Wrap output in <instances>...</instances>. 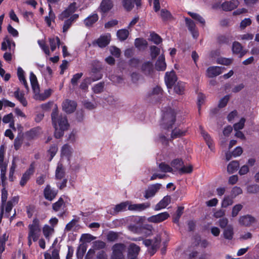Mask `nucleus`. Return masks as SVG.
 Listing matches in <instances>:
<instances>
[{
    "label": "nucleus",
    "mask_w": 259,
    "mask_h": 259,
    "mask_svg": "<svg viewBox=\"0 0 259 259\" xmlns=\"http://www.w3.org/2000/svg\"><path fill=\"white\" fill-rule=\"evenodd\" d=\"M78 219H73L69 222L66 226L65 231L66 232L73 230L76 226V223L78 222Z\"/></svg>",
    "instance_id": "54"
},
{
    "label": "nucleus",
    "mask_w": 259,
    "mask_h": 259,
    "mask_svg": "<svg viewBox=\"0 0 259 259\" xmlns=\"http://www.w3.org/2000/svg\"><path fill=\"white\" fill-rule=\"evenodd\" d=\"M73 151V149L70 145L67 144H64L61 149V156L62 157L66 158L69 160Z\"/></svg>",
    "instance_id": "17"
},
{
    "label": "nucleus",
    "mask_w": 259,
    "mask_h": 259,
    "mask_svg": "<svg viewBox=\"0 0 259 259\" xmlns=\"http://www.w3.org/2000/svg\"><path fill=\"white\" fill-rule=\"evenodd\" d=\"M233 227L232 225H228L224 230V237L226 239L231 240L233 238Z\"/></svg>",
    "instance_id": "33"
},
{
    "label": "nucleus",
    "mask_w": 259,
    "mask_h": 259,
    "mask_svg": "<svg viewBox=\"0 0 259 259\" xmlns=\"http://www.w3.org/2000/svg\"><path fill=\"white\" fill-rule=\"evenodd\" d=\"M185 131H183L179 128L174 129L171 133V138L175 139L184 135Z\"/></svg>",
    "instance_id": "58"
},
{
    "label": "nucleus",
    "mask_w": 259,
    "mask_h": 259,
    "mask_svg": "<svg viewBox=\"0 0 259 259\" xmlns=\"http://www.w3.org/2000/svg\"><path fill=\"white\" fill-rule=\"evenodd\" d=\"M113 7L111 0H103L99 8L100 12L105 13L111 9Z\"/></svg>",
    "instance_id": "24"
},
{
    "label": "nucleus",
    "mask_w": 259,
    "mask_h": 259,
    "mask_svg": "<svg viewBox=\"0 0 259 259\" xmlns=\"http://www.w3.org/2000/svg\"><path fill=\"white\" fill-rule=\"evenodd\" d=\"M171 198L170 196L166 195L164 196L155 207V210H159L165 208L170 202Z\"/></svg>",
    "instance_id": "23"
},
{
    "label": "nucleus",
    "mask_w": 259,
    "mask_h": 259,
    "mask_svg": "<svg viewBox=\"0 0 259 259\" xmlns=\"http://www.w3.org/2000/svg\"><path fill=\"white\" fill-rule=\"evenodd\" d=\"M189 15L194 19L196 20L200 23L202 24V25H204L205 23V20L199 14L192 12H189Z\"/></svg>",
    "instance_id": "51"
},
{
    "label": "nucleus",
    "mask_w": 259,
    "mask_h": 259,
    "mask_svg": "<svg viewBox=\"0 0 259 259\" xmlns=\"http://www.w3.org/2000/svg\"><path fill=\"white\" fill-rule=\"evenodd\" d=\"M86 251H87L86 246L84 244L80 245L77 249V252H76V255H77V258L78 259H82V258L84 254L86 252Z\"/></svg>",
    "instance_id": "49"
},
{
    "label": "nucleus",
    "mask_w": 259,
    "mask_h": 259,
    "mask_svg": "<svg viewBox=\"0 0 259 259\" xmlns=\"http://www.w3.org/2000/svg\"><path fill=\"white\" fill-rule=\"evenodd\" d=\"M160 53V49L153 46L150 47V54L152 59L155 58Z\"/></svg>",
    "instance_id": "60"
},
{
    "label": "nucleus",
    "mask_w": 259,
    "mask_h": 259,
    "mask_svg": "<svg viewBox=\"0 0 259 259\" xmlns=\"http://www.w3.org/2000/svg\"><path fill=\"white\" fill-rule=\"evenodd\" d=\"M49 42L51 47V50L54 52L57 47H59L60 44V41L58 37H52L49 38Z\"/></svg>",
    "instance_id": "42"
},
{
    "label": "nucleus",
    "mask_w": 259,
    "mask_h": 259,
    "mask_svg": "<svg viewBox=\"0 0 259 259\" xmlns=\"http://www.w3.org/2000/svg\"><path fill=\"white\" fill-rule=\"evenodd\" d=\"M52 90L51 89H48L45 91L42 94L36 95V100L43 101L48 98L52 94Z\"/></svg>",
    "instance_id": "46"
},
{
    "label": "nucleus",
    "mask_w": 259,
    "mask_h": 259,
    "mask_svg": "<svg viewBox=\"0 0 259 259\" xmlns=\"http://www.w3.org/2000/svg\"><path fill=\"white\" fill-rule=\"evenodd\" d=\"M8 48L11 51V41L8 37H6L2 43L1 49L6 51Z\"/></svg>",
    "instance_id": "50"
},
{
    "label": "nucleus",
    "mask_w": 259,
    "mask_h": 259,
    "mask_svg": "<svg viewBox=\"0 0 259 259\" xmlns=\"http://www.w3.org/2000/svg\"><path fill=\"white\" fill-rule=\"evenodd\" d=\"M232 51L234 53L239 54L241 57L244 56L245 54V52L242 51V48L241 44L236 41L233 44Z\"/></svg>",
    "instance_id": "34"
},
{
    "label": "nucleus",
    "mask_w": 259,
    "mask_h": 259,
    "mask_svg": "<svg viewBox=\"0 0 259 259\" xmlns=\"http://www.w3.org/2000/svg\"><path fill=\"white\" fill-rule=\"evenodd\" d=\"M104 88V83L103 82H99L96 85H95L92 89L93 92L96 94H99L102 92Z\"/></svg>",
    "instance_id": "63"
},
{
    "label": "nucleus",
    "mask_w": 259,
    "mask_h": 259,
    "mask_svg": "<svg viewBox=\"0 0 259 259\" xmlns=\"http://www.w3.org/2000/svg\"><path fill=\"white\" fill-rule=\"evenodd\" d=\"M8 162L4 160L0 161L1 178L2 181L6 179V172L7 170Z\"/></svg>",
    "instance_id": "30"
},
{
    "label": "nucleus",
    "mask_w": 259,
    "mask_h": 259,
    "mask_svg": "<svg viewBox=\"0 0 259 259\" xmlns=\"http://www.w3.org/2000/svg\"><path fill=\"white\" fill-rule=\"evenodd\" d=\"M161 186V184L159 183L150 185L145 190L144 197L146 199H148L154 197L156 193L160 189Z\"/></svg>",
    "instance_id": "6"
},
{
    "label": "nucleus",
    "mask_w": 259,
    "mask_h": 259,
    "mask_svg": "<svg viewBox=\"0 0 259 259\" xmlns=\"http://www.w3.org/2000/svg\"><path fill=\"white\" fill-rule=\"evenodd\" d=\"M150 206V203L149 202L139 204H132L130 202V205H129V210L140 211L148 208Z\"/></svg>",
    "instance_id": "19"
},
{
    "label": "nucleus",
    "mask_w": 259,
    "mask_h": 259,
    "mask_svg": "<svg viewBox=\"0 0 259 259\" xmlns=\"http://www.w3.org/2000/svg\"><path fill=\"white\" fill-rule=\"evenodd\" d=\"M122 3L127 11H131L134 8V0H122Z\"/></svg>",
    "instance_id": "55"
},
{
    "label": "nucleus",
    "mask_w": 259,
    "mask_h": 259,
    "mask_svg": "<svg viewBox=\"0 0 259 259\" xmlns=\"http://www.w3.org/2000/svg\"><path fill=\"white\" fill-rule=\"evenodd\" d=\"M30 80L34 94V98L36 99V95L39 94V88L37 83L36 77L32 72H31L30 74Z\"/></svg>",
    "instance_id": "16"
},
{
    "label": "nucleus",
    "mask_w": 259,
    "mask_h": 259,
    "mask_svg": "<svg viewBox=\"0 0 259 259\" xmlns=\"http://www.w3.org/2000/svg\"><path fill=\"white\" fill-rule=\"evenodd\" d=\"M255 219L250 215L247 214L240 217L239 223L242 226H249L255 222Z\"/></svg>",
    "instance_id": "15"
},
{
    "label": "nucleus",
    "mask_w": 259,
    "mask_h": 259,
    "mask_svg": "<svg viewBox=\"0 0 259 259\" xmlns=\"http://www.w3.org/2000/svg\"><path fill=\"white\" fill-rule=\"evenodd\" d=\"M177 80V77L174 71L165 73V82L168 89H171Z\"/></svg>",
    "instance_id": "9"
},
{
    "label": "nucleus",
    "mask_w": 259,
    "mask_h": 259,
    "mask_svg": "<svg viewBox=\"0 0 259 259\" xmlns=\"http://www.w3.org/2000/svg\"><path fill=\"white\" fill-rule=\"evenodd\" d=\"M239 5V2L236 1L226 2L222 4V8L225 11H231L236 8Z\"/></svg>",
    "instance_id": "25"
},
{
    "label": "nucleus",
    "mask_w": 259,
    "mask_h": 259,
    "mask_svg": "<svg viewBox=\"0 0 259 259\" xmlns=\"http://www.w3.org/2000/svg\"><path fill=\"white\" fill-rule=\"evenodd\" d=\"M166 66L164 58L163 56H160L156 63V69L158 70L163 71L165 69Z\"/></svg>",
    "instance_id": "38"
},
{
    "label": "nucleus",
    "mask_w": 259,
    "mask_h": 259,
    "mask_svg": "<svg viewBox=\"0 0 259 259\" xmlns=\"http://www.w3.org/2000/svg\"><path fill=\"white\" fill-rule=\"evenodd\" d=\"M175 121V112L174 110L169 109L164 113L162 122L163 128H171Z\"/></svg>",
    "instance_id": "4"
},
{
    "label": "nucleus",
    "mask_w": 259,
    "mask_h": 259,
    "mask_svg": "<svg viewBox=\"0 0 259 259\" xmlns=\"http://www.w3.org/2000/svg\"><path fill=\"white\" fill-rule=\"evenodd\" d=\"M34 163H32L30 164L29 168L23 175L20 181V184L21 186H24L27 182L29 180L30 176L32 175L34 172Z\"/></svg>",
    "instance_id": "10"
},
{
    "label": "nucleus",
    "mask_w": 259,
    "mask_h": 259,
    "mask_svg": "<svg viewBox=\"0 0 259 259\" xmlns=\"http://www.w3.org/2000/svg\"><path fill=\"white\" fill-rule=\"evenodd\" d=\"M142 70L146 74H150L153 70L152 63L150 61L144 63L142 66Z\"/></svg>",
    "instance_id": "41"
},
{
    "label": "nucleus",
    "mask_w": 259,
    "mask_h": 259,
    "mask_svg": "<svg viewBox=\"0 0 259 259\" xmlns=\"http://www.w3.org/2000/svg\"><path fill=\"white\" fill-rule=\"evenodd\" d=\"M45 259H60L59 255V250L54 248L52 252V256L48 252L44 253Z\"/></svg>",
    "instance_id": "45"
},
{
    "label": "nucleus",
    "mask_w": 259,
    "mask_h": 259,
    "mask_svg": "<svg viewBox=\"0 0 259 259\" xmlns=\"http://www.w3.org/2000/svg\"><path fill=\"white\" fill-rule=\"evenodd\" d=\"M243 208V205L241 204H237L235 205L232 209L231 216L233 218L236 217L239 213V211L241 210Z\"/></svg>",
    "instance_id": "52"
},
{
    "label": "nucleus",
    "mask_w": 259,
    "mask_h": 259,
    "mask_svg": "<svg viewBox=\"0 0 259 259\" xmlns=\"http://www.w3.org/2000/svg\"><path fill=\"white\" fill-rule=\"evenodd\" d=\"M169 217V213L165 211L152 215L147 219V221L150 223H159L166 220Z\"/></svg>",
    "instance_id": "7"
},
{
    "label": "nucleus",
    "mask_w": 259,
    "mask_h": 259,
    "mask_svg": "<svg viewBox=\"0 0 259 259\" xmlns=\"http://www.w3.org/2000/svg\"><path fill=\"white\" fill-rule=\"evenodd\" d=\"M17 75L20 82L24 85L27 90H28V85L24 76V72L22 68L18 67L17 69Z\"/></svg>",
    "instance_id": "31"
},
{
    "label": "nucleus",
    "mask_w": 259,
    "mask_h": 259,
    "mask_svg": "<svg viewBox=\"0 0 259 259\" xmlns=\"http://www.w3.org/2000/svg\"><path fill=\"white\" fill-rule=\"evenodd\" d=\"M162 95V90L159 87L154 88L151 91L148 93V96L152 99L157 101Z\"/></svg>",
    "instance_id": "21"
},
{
    "label": "nucleus",
    "mask_w": 259,
    "mask_h": 259,
    "mask_svg": "<svg viewBox=\"0 0 259 259\" xmlns=\"http://www.w3.org/2000/svg\"><path fill=\"white\" fill-rule=\"evenodd\" d=\"M159 168L160 169V170L162 172H173V168L171 167H170L169 165H168L167 164H166L165 163H164V162L161 163L159 165Z\"/></svg>",
    "instance_id": "57"
},
{
    "label": "nucleus",
    "mask_w": 259,
    "mask_h": 259,
    "mask_svg": "<svg viewBox=\"0 0 259 259\" xmlns=\"http://www.w3.org/2000/svg\"><path fill=\"white\" fill-rule=\"evenodd\" d=\"M53 125L55 129V137L59 139L63 136L64 131L67 130L69 126L66 117L59 115L57 110H54L51 114Z\"/></svg>",
    "instance_id": "1"
},
{
    "label": "nucleus",
    "mask_w": 259,
    "mask_h": 259,
    "mask_svg": "<svg viewBox=\"0 0 259 259\" xmlns=\"http://www.w3.org/2000/svg\"><path fill=\"white\" fill-rule=\"evenodd\" d=\"M247 192L250 194H255L259 192V186L257 185H251L247 187Z\"/></svg>",
    "instance_id": "59"
},
{
    "label": "nucleus",
    "mask_w": 259,
    "mask_h": 259,
    "mask_svg": "<svg viewBox=\"0 0 259 259\" xmlns=\"http://www.w3.org/2000/svg\"><path fill=\"white\" fill-rule=\"evenodd\" d=\"M64 176V170L63 165L61 163H58L56 170V178L57 179H61Z\"/></svg>",
    "instance_id": "47"
},
{
    "label": "nucleus",
    "mask_w": 259,
    "mask_h": 259,
    "mask_svg": "<svg viewBox=\"0 0 259 259\" xmlns=\"http://www.w3.org/2000/svg\"><path fill=\"white\" fill-rule=\"evenodd\" d=\"M147 41L143 38H138L135 39V46L139 50L144 49L147 47Z\"/></svg>",
    "instance_id": "37"
},
{
    "label": "nucleus",
    "mask_w": 259,
    "mask_h": 259,
    "mask_svg": "<svg viewBox=\"0 0 259 259\" xmlns=\"http://www.w3.org/2000/svg\"><path fill=\"white\" fill-rule=\"evenodd\" d=\"M65 205L64 200L62 198H60L58 201L53 204V208L55 211H58L63 209Z\"/></svg>",
    "instance_id": "43"
},
{
    "label": "nucleus",
    "mask_w": 259,
    "mask_h": 259,
    "mask_svg": "<svg viewBox=\"0 0 259 259\" xmlns=\"http://www.w3.org/2000/svg\"><path fill=\"white\" fill-rule=\"evenodd\" d=\"M185 84L182 81H178L174 86V91L176 93L182 95L184 93Z\"/></svg>",
    "instance_id": "39"
},
{
    "label": "nucleus",
    "mask_w": 259,
    "mask_h": 259,
    "mask_svg": "<svg viewBox=\"0 0 259 259\" xmlns=\"http://www.w3.org/2000/svg\"><path fill=\"white\" fill-rule=\"evenodd\" d=\"M233 203V198L229 196H226L224 197L222 201L221 206L222 207L226 208L228 206L232 205Z\"/></svg>",
    "instance_id": "48"
},
{
    "label": "nucleus",
    "mask_w": 259,
    "mask_h": 259,
    "mask_svg": "<svg viewBox=\"0 0 259 259\" xmlns=\"http://www.w3.org/2000/svg\"><path fill=\"white\" fill-rule=\"evenodd\" d=\"M76 107V103L71 100H66L63 102L62 108L66 113H70L74 111Z\"/></svg>",
    "instance_id": "12"
},
{
    "label": "nucleus",
    "mask_w": 259,
    "mask_h": 259,
    "mask_svg": "<svg viewBox=\"0 0 259 259\" xmlns=\"http://www.w3.org/2000/svg\"><path fill=\"white\" fill-rule=\"evenodd\" d=\"M186 24L193 38L196 39L199 36V32L195 23L191 19L185 18Z\"/></svg>",
    "instance_id": "11"
},
{
    "label": "nucleus",
    "mask_w": 259,
    "mask_h": 259,
    "mask_svg": "<svg viewBox=\"0 0 259 259\" xmlns=\"http://www.w3.org/2000/svg\"><path fill=\"white\" fill-rule=\"evenodd\" d=\"M106 246V243L100 240H98L94 241L93 243L92 248L90 249L87 253V255H89L91 254H94L95 253V250H100L103 249Z\"/></svg>",
    "instance_id": "22"
},
{
    "label": "nucleus",
    "mask_w": 259,
    "mask_h": 259,
    "mask_svg": "<svg viewBox=\"0 0 259 259\" xmlns=\"http://www.w3.org/2000/svg\"><path fill=\"white\" fill-rule=\"evenodd\" d=\"M130 205V202L128 201L121 202L118 204L115 205L114 210L115 213H118L120 211H125L126 210V207H128L129 210V205Z\"/></svg>",
    "instance_id": "29"
},
{
    "label": "nucleus",
    "mask_w": 259,
    "mask_h": 259,
    "mask_svg": "<svg viewBox=\"0 0 259 259\" xmlns=\"http://www.w3.org/2000/svg\"><path fill=\"white\" fill-rule=\"evenodd\" d=\"M140 247L135 243H131L128 247L127 257L128 259H138Z\"/></svg>",
    "instance_id": "8"
},
{
    "label": "nucleus",
    "mask_w": 259,
    "mask_h": 259,
    "mask_svg": "<svg viewBox=\"0 0 259 259\" xmlns=\"http://www.w3.org/2000/svg\"><path fill=\"white\" fill-rule=\"evenodd\" d=\"M77 8L76 3H71L68 8L65 10L60 15V19H64V18L69 17L73 14Z\"/></svg>",
    "instance_id": "13"
},
{
    "label": "nucleus",
    "mask_w": 259,
    "mask_h": 259,
    "mask_svg": "<svg viewBox=\"0 0 259 259\" xmlns=\"http://www.w3.org/2000/svg\"><path fill=\"white\" fill-rule=\"evenodd\" d=\"M112 254L111 259H124V253L126 246L122 243H116L112 248Z\"/></svg>",
    "instance_id": "5"
},
{
    "label": "nucleus",
    "mask_w": 259,
    "mask_h": 259,
    "mask_svg": "<svg viewBox=\"0 0 259 259\" xmlns=\"http://www.w3.org/2000/svg\"><path fill=\"white\" fill-rule=\"evenodd\" d=\"M150 40L157 45L162 41L161 37L158 34L154 33H152L150 34Z\"/></svg>",
    "instance_id": "64"
},
{
    "label": "nucleus",
    "mask_w": 259,
    "mask_h": 259,
    "mask_svg": "<svg viewBox=\"0 0 259 259\" xmlns=\"http://www.w3.org/2000/svg\"><path fill=\"white\" fill-rule=\"evenodd\" d=\"M58 193V191L51 189L50 185H47L44 189V196L46 199L52 201Z\"/></svg>",
    "instance_id": "18"
},
{
    "label": "nucleus",
    "mask_w": 259,
    "mask_h": 259,
    "mask_svg": "<svg viewBox=\"0 0 259 259\" xmlns=\"http://www.w3.org/2000/svg\"><path fill=\"white\" fill-rule=\"evenodd\" d=\"M28 245L30 246L32 244V241H36L40 236L41 228L39 220L34 219L32 223L28 225Z\"/></svg>",
    "instance_id": "2"
},
{
    "label": "nucleus",
    "mask_w": 259,
    "mask_h": 259,
    "mask_svg": "<svg viewBox=\"0 0 259 259\" xmlns=\"http://www.w3.org/2000/svg\"><path fill=\"white\" fill-rule=\"evenodd\" d=\"M98 20V15L97 14H94L85 18L84 20V23L85 26L90 27L92 26L94 23H95Z\"/></svg>",
    "instance_id": "36"
},
{
    "label": "nucleus",
    "mask_w": 259,
    "mask_h": 259,
    "mask_svg": "<svg viewBox=\"0 0 259 259\" xmlns=\"http://www.w3.org/2000/svg\"><path fill=\"white\" fill-rule=\"evenodd\" d=\"M201 134L203 137L204 139L205 140V142L207 143V145H208L209 148L212 151L214 149L213 145V142L211 140V139L209 135L206 133L202 128L201 126H200Z\"/></svg>",
    "instance_id": "27"
},
{
    "label": "nucleus",
    "mask_w": 259,
    "mask_h": 259,
    "mask_svg": "<svg viewBox=\"0 0 259 259\" xmlns=\"http://www.w3.org/2000/svg\"><path fill=\"white\" fill-rule=\"evenodd\" d=\"M42 232L46 238L49 240L54 232V229L53 227L46 225L42 228Z\"/></svg>",
    "instance_id": "35"
},
{
    "label": "nucleus",
    "mask_w": 259,
    "mask_h": 259,
    "mask_svg": "<svg viewBox=\"0 0 259 259\" xmlns=\"http://www.w3.org/2000/svg\"><path fill=\"white\" fill-rule=\"evenodd\" d=\"M19 160V158L17 156H14L13 158L12 161V165L9 170V180L11 181H13V176L17 167L16 162Z\"/></svg>",
    "instance_id": "32"
},
{
    "label": "nucleus",
    "mask_w": 259,
    "mask_h": 259,
    "mask_svg": "<svg viewBox=\"0 0 259 259\" xmlns=\"http://www.w3.org/2000/svg\"><path fill=\"white\" fill-rule=\"evenodd\" d=\"M118 237V233L114 232H110L107 235V238L108 241L113 242L116 241Z\"/></svg>",
    "instance_id": "62"
},
{
    "label": "nucleus",
    "mask_w": 259,
    "mask_h": 259,
    "mask_svg": "<svg viewBox=\"0 0 259 259\" xmlns=\"http://www.w3.org/2000/svg\"><path fill=\"white\" fill-rule=\"evenodd\" d=\"M161 239L160 235H157L152 239L143 240V244L147 247L148 252L153 255L159 247Z\"/></svg>",
    "instance_id": "3"
},
{
    "label": "nucleus",
    "mask_w": 259,
    "mask_h": 259,
    "mask_svg": "<svg viewBox=\"0 0 259 259\" xmlns=\"http://www.w3.org/2000/svg\"><path fill=\"white\" fill-rule=\"evenodd\" d=\"M14 97L22 104L24 107L27 105V102L24 98V94L23 92L20 91L19 88L14 93Z\"/></svg>",
    "instance_id": "26"
},
{
    "label": "nucleus",
    "mask_w": 259,
    "mask_h": 259,
    "mask_svg": "<svg viewBox=\"0 0 259 259\" xmlns=\"http://www.w3.org/2000/svg\"><path fill=\"white\" fill-rule=\"evenodd\" d=\"M92 80L93 81L99 80L102 77V74L97 69H93L91 75Z\"/></svg>",
    "instance_id": "56"
},
{
    "label": "nucleus",
    "mask_w": 259,
    "mask_h": 259,
    "mask_svg": "<svg viewBox=\"0 0 259 259\" xmlns=\"http://www.w3.org/2000/svg\"><path fill=\"white\" fill-rule=\"evenodd\" d=\"M171 164L174 169L179 170L180 172L183 162L181 159H175L171 162Z\"/></svg>",
    "instance_id": "53"
},
{
    "label": "nucleus",
    "mask_w": 259,
    "mask_h": 259,
    "mask_svg": "<svg viewBox=\"0 0 259 259\" xmlns=\"http://www.w3.org/2000/svg\"><path fill=\"white\" fill-rule=\"evenodd\" d=\"M223 72V68L219 66H211L207 68L206 70V75L207 77L212 78L219 75Z\"/></svg>",
    "instance_id": "14"
},
{
    "label": "nucleus",
    "mask_w": 259,
    "mask_h": 259,
    "mask_svg": "<svg viewBox=\"0 0 259 259\" xmlns=\"http://www.w3.org/2000/svg\"><path fill=\"white\" fill-rule=\"evenodd\" d=\"M239 164L237 161H232L228 165L227 171L230 174H233L237 170Z\"/></svg>",
    "instance_id": "40"
},
{
    "label": "nucleus",
    "mask_w": 259,
    "mask_h": 259,
    "mask_svg": "<svg viewBox=\"0 0 259 259\" xmlns=\"http://www.w3.org/2000/svg\"><path fill=\"white\" fill-rule=\"evenodd\" d=\"M78 17V15L77 14H74L72 15L68 19L66 20L64 22V24L63 27V32H66L68 29L71 26L72 22L76 20Z\"/></svg>",
    "instance_id": "28"
},
{
    "label": "nucleus",
    "mask_w": 259,
    "mask_h": 259,
    "mask_svg": "<svg viewBox=\"0 0 259 259\" xmlns=\"http://www.w3.org/2000/svg\"><path fill=\"white\" fill-rule=\"evenodd\" d=\"M128 34V31L125 29H120L117 32V36L121 41L125 40L127 38Z\"/></svg>",
    "instance_id": "44"
},
{
    "label": "nucleus",
    "mask_w": 259,
    "mask_h": 259,
    "mask_svg": "<svg viewBox=\"0 0 259 259\" xmlns=\"http://www.w3.org/2000/svg\"><path fill=\"white\" fill-rule=\"evenodd\" d=\"M58 151V148L56 145H53L50 147L48 150V154L50 155L49 160L51 161L56 155Z\"/></svg>",
    "instance_id": "61"
},
{
    "label": "nucleus",
    "mask_w": 259,
    "mask_h": 259,
    "mask_svg": "<svg viewBox=\"0 0 259 259\" xmlns=\"http://www.w3.org/2000/svg\"><path fill=\"white\" fill-rule=\"evenodd\" d=\"M111 38V35L109 33L101 36L96 41L97 45L100 48H104L107 46Z\"/></svg>",
    "instance_id": "20"
}]
</instances>
